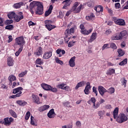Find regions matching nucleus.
I'll return each instance as SVG.
<instances>
[{
	"mask_svg": "<svg viewBox=\"0 0 128 128\" xmlns=\"http://www.w3.org/2000/svg\"><path fill=\"white\" fill-rule=\"evenodd\" d=\"M74 42H72V41L70 42L68 44V48H72V46H74Z\"/></svg>",
	"mask_w": 128,
	"mask_h": 128,
	"instance_id": "obj_55",
	"label": "nucleus"
},
{
	"mask_svg": "<svg viewBox=\"0 0 128 128\" xmlns=\"http://www.w3.org/2000/svg\"><path fill=\"white\" fill-rule=\"evenodd\" d=\"M118 56L119 57L122 56H124V50H122V49H118Z\"/></svg>",
	"mask_w": 128,
	"mask_h": 128,
	"instance_id": "obj_33",
	"label": "nucleus"
},
{
	"mask_svg": "<svg viewBox=\"0 0 128 128\" xmlns=\"http://www.w3.org/2000/svg\"><path fill=\"white\" fill-rule=\"evenodd\" d=\"M47 116L49 118H54L56 116V112L54 108L51 109L48 113Z\"/></svg>",
	"mask_w": 128,
	"mask_h": 128,
	"instance_id": "obj_13",
	"label": "nucleus"
},
{
	"mask_svg": "<svg viewBox=\"0 0 128 128\" xmlns=\"http://www.w3.org/2000/svg\"><path fill=\"white\" fill-rule=\"evenodd\" d=\"M32 98L34 102L37 104H40L42 102L40 101V98L36 95L32 94Z\"/></svg>",
	"mask_w": 128,
	"mask_h": 128,
	"instance_id": "obj_14",
	"label": "nucleus"
},
{
	"mask_svg": "<svg viewBox=\"0 0 128 128\" xmlns=\"http://www.w3.org/2000/svg\"><path fill=\"white\" fill-rule=\"evenodd\" d=\"M30 112L28 111L26 112V114L25 120H28L30 118Z\"/></svg>",
	"mask_w": 128,
	"mask_h": 128,
	"instance_id": "obj_45",
	"label": "nucleus"
},
{
	"mask_svg": "<svg viewBox=\"0 0 128 128\" xmlns=\"http://www.w3.org/2000/svg\"><path fill=\"white\" fill-rule=\"evenodd\" d=\"M112 31L110 30V29H108L105 32V34L106 36H110V34H112Z\"/></svg>",
	"mask_w": 128,
	"mask_h": 128,
	"instance_id": "obj_50",
	"label": "nucleus"
},
{
	"mask_svg": "<svg viewBox=\"0 0 128 128\" xmlns=\"http://www.w3.org/2000/svg\"><path fill=\"white\" fill-rule=\"evenodd\" d=\"M96 38V32H93L90 36V39L88 40V42H92Z\"/></svg>",
	"mask_w": 128,
	"mask_h": 128,
	"instance_id": "obj_21",
	"label": "nucleus"
},
{
	"mask_svg": "<svg viewBox=\"0 0 128 128\" xmlns=\"http://www.w3.org/2000/svg\"><path fill=\"white\" fill-rule=\"evenodd\" d=\"M63 90H66L67 92H68L70 90V86H64V88Z\"/></svg>",
	"mask_w": 128,
	"mask_h": 128,
	"instance_id": "obj_64",
	"label": "nucleus"
},
{
	"mask_svg": "<svg viewBox=\"0 0 128 128\" xmlns=\"http://www.w3.org/2000/svg\"><path fill=\"white\" fill-rule=\"evenodd\" d=\"M4 24V20H2V18H0V26H2Z\"/></svg>",
	"mask_w": 128,
	"mask_h": 128,
	"instance_id": "obj_61",
	"label": "nucleus"
},
{
	"mask_svg": "<svg viewBox=\"0 0 128 128\" xmlns=\"http://www.w3.org/2000/svg\"><path fill=\"white\" fill-rule=\"evenodd\" d=\"M16 104L21 106H24L28 104V102L24 101V100H18L16 101Z\"/></svg>",
	"mask_w": 128,
	"mask_h": 128,
	"instance_id": "obj_20",
	"label": "nucleus"
},
{
	"mask_svg": "<svg viewBox=\"0 0 128 128\" xmlns=\"http://www.w3.org/2000/svg\"><path fill=\"white\" fill-rule=\"evenodd\" d=\"M112 20L114 22V24L118 26H126V22L124 21V20L118 18L116 17H112Z\"/></svg>",
	"mask_w": 128,
	"mask_h": 128,
	"instance_id": "obj_4",
	"label": "nucleus"
},
{
	"mask_svg": "<svg viewBox=\"0 0 128 128\" xmlns=\"http://www.w3.org/2000/svg\"><path fill=\"white\" fill-rule=\"evenodd\" d=\"M110 46L111 48H113V50H116L118 48V47H116V44L112 42L110 44Z\"/></svg>",
	"mask_w": 128,
	"mask_h": 128,
	"instance_id": "obj_39",
	"label": "nucleus"
},
{
	"mask_svg": "<svg viewBox=\"0 0 128 128\" xmlns=\"http://www.w3.org/2000/svg\"><path fill=\"white\" fill-rule=\"evenodd\" d=\"M30 6H32V8H36V14L42 15L44 14V4L42 2L33 1L30 4Z\"/></svg>",
	"mask_w": 128,
	"mask_h": 128,
	"instance_id": "obj_2",
	"label": "nucleus"
},
{
	"mask_svg": "<svg viewBox=\"0 0 128 128\" xmlns=\"http://www.w3.org/2000/svg\"><path fill=\"white\" fill-rule=\"evenodd\" d=\"M36 56H40L42 54V48L40 46L38 47L34 52Z\"/></svg>",
	"mask_w": 128,
	"mask_h": 128,
	"instance_id": "obj_8",
	"label": "nucleus"
},
{
	"mask_svg": "<svg viewBox=\"0 0 128 128\" xmlns=\"http://www.w3.org/2000/svg\"><path fill=\"white\" fill-rule=\"evenodd\" d=\"M9 112L10 114L13 116V118H18V115L16 114V113L14 112L13 110H10Z\"/></svg>",
	"mask_w": 128,
	"mask_h": 128,
	"instance_id": "obj_31",
	"label": "nucleus"
},
{
	"mask_svg": "<svg viewBox=\"0 0 128 128\" xmlns=\"http://www.w3.org/2000/svg\"><path fill=\"white\" fill-rule=\"evenodd\" d=\"M48 108H50L49 105H44L43 106H40L38 108V110L42 112H44V110H48Z\"/></svg>",
	"mask_w": 128,
	"mask_h": 128,
	"instance_id": "obj_18",
	"label": "nucleus"
},
{
	"mask_svg": "<svg viewBox=\"0 0 128 128\" xmlns=\"http://www.w3.org/2000/svg\"><path fill=\"white\" fill-rule=\"evenodd\" d=\"M94 10L97 12H102L104 10V8L102 6H98L94 8Z\"/></svg>",
	"mask_w": 128,
	"mask_h": 128,
	"instance_id": "obj_27",
	"label": "nucleus"
},
{
	"mask_svg": "<svg viewBox=\"0 0 128 128\" xmlns=\"http://www.w3.org/2000/svg\"><path fill=\"white\" fill-rule=\"evenodd\" d=\"M114 91H115L114 88H110L108 90L107 92H108V94H114Z\"/></svg>",
	"mask_w": 128,
	"mask_h": 128,
	"instance_id": "obj_42",
	"label": "nucleus"
},
{
	"mask_svg": "<svg viewBox=\"0 0 128 128\" xmlns=\"http://www.w3.org/2000/svg\"><path fill=\"white\" fill-rule=\"evenodd\" d=\"M69 32L70 34H74V28H70Z\"/></svg>",
	"mask_w": 128,
	"mask_h": 128,
	"instance_id": "obj_62",
	"label": "nucleus"
},
{
	"mask_svg": "<svg viewBox=\"0 0 128 128\" xmlns=\"http://www.w3.org/2000/svg\"><path fill=\"white\" fill-rule=\"evenodd\" d=\"M110 44H104L102 47V50H106L108 48H110Z\"/></svg>",
	"mask_w": 128,
	"mask_h": 128,
	"instance_id": "obj_46",
	"label": "nucleus"
},
{
	"mask_svg": "<svg viewBox=\"0 0 128 128\" xmlns=\"http://www.w3.org/2000/svg\"><path fill=\"white\" fill-rule=\"evenodd\" d=\"M94 15L93 14H92L89 16H86V20H94Z\"/></svg>",
	"mask_w": 128,
	"mask_h": 128,
	"instance_id": "obj_34",
	"label": "nucleus"
},
{
	"mask_svg": "<svg viewBox=\"0 0 128 128\" xmlns=\"http://www.w3.org/2000/svg\"><path fill=\"white\" fill-rule=\"evenodd\" d=\"M80 28L81 30H84L86 29V28H84V26L82 24L80 25Z\"/></svg>",
	"mask_w": 128,
	"mask_h": 128,
	"instance_id": "obj_63",
	"label": "nucleus"
},
{
	"mask_svg": "<svg viewBox=\"0 0 128 128\" xmlns=\"http://www.w3.org/2000/svg\"><path fill=\"white\" fill-rule=\"evenodd\" d=\"M12 20H6L5 22V24H12Z\"/></svg>",
	"mask_w": 128,
	"mask_h": 128,
	"instance_id": "obj_56",
	"label": "nucleus"
},
{
	"mask_svg": "<svg viewBox=\"0 0 128 128\" xmlns=\"http://www.w3.org/2000/svg\"><path fill=\"white\" fill-rule=\"evenodd\" d=\"M87 6H89V8H92V6H94V2L92 1H90L87 3Z\"/></svg>",
	"mask_w": 128,
	"mask_h": 128,
	"instance_id": "obj_53",
	"label": "nucleus"
},
{
	"mask_svg": "<svg viewBox=\"0 0 128 128\" xmlns=\"http://www.w3.org/2000/svg\"><path fill=\"white\" fill-rule=\"evenodd\" d=\"M114 116V118L116 120L117 122H118L119 124H122V122H127L128 120V115H125L124 114H120L118 116V108H116L113 112L112 114Z\"/></svg>",
	"mask_w": 128,
	"mask_h": 128,
	"instance_id": "obj_1",
	"label": "nucleus"
},
{
	"mask_svg": "<svg viewBox=\"0 0 128 128\" xmlns=\"http://www.w3.org/2000/svg\"><path fill=\"white\" fill-rule=\"evenodd\" d=\"M23 88L22 87H18L17 88H14V90H13V94H18V92H20V90H22Z\"/></svg>",
	"mask_w": 128,
	"mask_h": 128,
	"instance_id": "obj_29",
	"label": "nucleus"
},
{
	"mask_svg": "<svg viewBox=\"0 0 128 128\" xmlns=\"http://www.w3.org/2000/svg\"><path fill=\"white\" fill-rule=\"evenodd\" d=\"M76 56L72 57L69 60V64L71 68L76 66Z\"/></svg>",
	"mask_w": 128,
	"mask_h": 128,
	"instance_id": "obj_16",
	"label": "nucleus"
},
{
	"mask_svg": "<svg viewBox=\"0 0 128 128\" xmlns=\"http://www.w3.org/2000/svg\"><path fill=\"white\" fill-rule=\"evenodd\" d=\"M52 8H53L52 5H50L49 7L48 10L45 12V14H44L45 16H50L52 14Z\"/></svg>",
	"mask_w": 128,
	"mask_h": 128,
	"instance_id": "obj_24",
	"label": "nucleus"
},
{
	"mask_svg": "<svg viewBox=\"0 0 128 128\" xmlns=\"http://www.w3.org/2000/svg\"><path fill=\"white\" fill-rule=\"evenodd\" d=\"M26 74H28V71L25 70L24 72H22L20 74H18V76L19 78H24V76H26Z\"/></svg>",
	"mask_w": 128,
	"mask_h": 128,
	"instance_id": "obj_36",
	"label": "nucleus"
},
{
	"mask_svg": "<svg viewBox=\"0 0 128 128\" xmlns=\"http://www.w3.org/2000/svg\"><path fill=\"white\" fill-rule=\"evenodd\" d=\"M36 62L37 64H40V66H41V64H44V62H42V59L40 58L36 59Z\"/></svg>",
	"mask_w": 128,
	"mask_h": 128,
	"instance_id": "obj_37",
	"label": "nucleus"
},
{
	"mask_svg": "<svg viewBox=\"0 0 128 128\" xmlns=\"http://www.w3.org/2000/svg\"><path fill=\"white\" fill-rule=\"evenodd\" d=\"M82 4L80 5V3L76 2L74 4L73 6L70 10V12H74V14H78V12H80V10H82Z\"/></svg>",
	"mask_w": 128,
	"mask_h": 128,
	"instance_id": "obj_3",
	"label": "nucleus"
},
{
	"mask_svg": "<svg viewBox=\"0 0 128 128\" xmlns=\"http://www.w3.org/2000/svg\"><path fill=\"white\" fill-rule=\"evenodd\" d=\"M12 122H14V118H12V117L10 118H4V124L5 126H10Z\"/></svg>",
	"mask_w": 128,
	"mask_h": 128,
	"instance_id": "obj_7",
	"label": "nucleus"
},
{
	"mask_svg": "<svg viewBox=\"0 0 128 128\" xmlns=\"http://www.w3.org/2000/svg\"><path fill=\"white\" fill-rule=\"evenodd\" d=\"M56 52L57 54H58L59 58H60L62 56V54L60 52H62V49L58 48L56 50Z\"/></svg>",
	"mask_w": 128,
	"mask_h": 128,
	"instance_id": "obj_49",
	"label": "nucleus"
},
{
	"mask_svg": "<svg viewBox=\"0 0 128 128\" xmlns=\"http://www.w3.org/2000/svg\"><path fill=\"white\" fill-rule=\"evenodd\" d=\"M104 114V111L100 110L98 112V115L100 118H102V116Z\"/></svg>",
	"mask_w": 128,
	"mask_h": 128,
	"instance_id": "obj_52",
	"label": "nucleus"
},
{
	"mask_svg": "<svg viewBox=\"0 0 128 128\" xmlns=\"http://www.w3.org/2000/svg\"><path fill=\"white\" fill-rule=\"evenodd\" d=\"M84 82L78 83L77 85L75 87V89L78 90V88H82V86H84Z\"/></svg>",
	"mask_w": 128,
	"mask_h": 128,
	"instance_id": "obj_32",
	"label": "nucleus"
},
{
	"mask_svg": "<svg viewBox=\"0 0 128 128\" xmlns=\"http://www.w3.org/2000/svg\"><path fill=\"white\" fill-rule=\"evenodd\" d=\"M55 60H56V64H59L61 66H62V64H64V62L60 60V59H58V58H55Z\"/></svg>",
	"mask_w": 128,
	"mask_h": 128,
	"instance_id": "obj_48",
	"label": "nucleus"
},
{
	"mask_svg": "<svg viewBox=\"0 0 128 128\" xmlns=\"http://www.w3.org/2000/svg\"><path fill=\"white\" fill-rule=\"evenodd\" d=\"M76 126L78 128H80L82 126V123L80 121H77L76 122Z\"/></svg>",
	"mask_w": 128,
	"mask_h": 128,
	"instance_id": "obj_58",
	"label": "nucleus"
},
{
	"mask_svg": "<svg viewBox=\"0 0 128 128\" xmlns=\"http://www.w3.org/2000/svg\"><path fill=\"white\" fill-rule=\"evenodd\" d=\"M8 66H14V59H12V57L8 58Z\"/></svg>",
	"mask_w": 128,
	"mask_h": 128,
	"instance_id": "obj_26",
	"label": "nucleus"
},
{
	"mask_svg": "<svg viewBox=\"0 0 128 128\" xmlns=\"http://www.w3.org/2000/svg\"><path fill=\"white\" fill-rule=\"evenodd\" d=\"M30 124L32 126H36V122H34V118L32 116H30Z\"/></svg>",
	"mask_w": 128,
	"mask_h": 128,
	"instance_id": "obj_41",
	"label": "nucleus"
},
{
	"mask_svg": "<svg viewBox=\"0 0 128 128\" xmlns=\"http://www.w3.org/2000/svg\"><path fill=\"white\" fill-rule=\"evenodd\" d=\"M42 88L45 90H50V85L43 83L41 84Z\"/></svg>",
	"mask_w": 128,
	"mask_h": 128,
	"instance_id": "obj_23",
	"label": "nucleus"
},
{
	"mask_svg": "<svg viewBox=\"0 0 128 128\" xmlns=\"http://www.w3.org/2000/svg\"><path fill=\"white\" fill-rule=\"evenodd\" d=\"M18 15H15V20L18 22L20 20L24 18V15L22 14V12H18Z\"/></svg>",
	"mask_w": 128,
	"mask_h": 128,
	"instance_id": "obj_10",
	"label": "nucleus"
},
{
	"mask_svg": "<svg viewBox=\"0 0 128 128\" xmlns=\"http://www.w3.org/2000/svg\"><path fill=\"white\" fill-rule=\"evenodd\" d=\"M50 90L52 92H58V89L56 88H54L50 86V90Z\"/></svg>",
	"mask_w": 128,
	"mask_h": 128,
	"instance_id": "obj_51",
	"label": "nucleus"
},
{
	"mask_svg": "<svg viewBox=\"0 0 128 128\" xmlns=\"http://www.w3.org/2000/svg\"><path fill=\"white\" fill-rule=\"evenodd\" d=\"M92 92L96 94V96H98V90H96V88L94 86L92 88Z\"/></svg>",
	"mask_w": 128,
	"mask_h": 128,
	"instance_id": "obj_57",
	"label": "nucleus"
},
{
	"mask_svg": "<svg viewBox=\"0 0 128 128\" xmlns=\"http://www.w3.org/2000/svg\"><path fill=\"white\" fill-rule=\"evenodd\" d=\"M94 28H90V30H86V29H84L82 30H80V32L81 34H84L85 36H88L90 34L92 33V32Z\"/></svg>",
	"mask_w": 128,
	"mask_h": 128,
	"instance_id": "obj_15",
	"label": "nucleus"
},
{
	"mask_svg": "<svg viewBox=\"0 0 128 128\" xmlns=\"http://www.w3.org/2000/svg\"><path fill=\"white\" fill-rule=\"evenodd\" d=\"M120 3L118 2L115 4V8H120Z\"/></svg>",
	"mask_w": 128,
	"mask_h": 128,
	"instance_id": "obj_60",
	"label": "nucleus"
},
{
	"mask_svg": "<svg viewBox=\"0 0 128 128\" xmlns=\"http://www.w3.org/2000/svg\"><path fill=\"white\" fill-rule=\"evenodd\" d=\"M52 22L50 20H46L45 21L46 27L48 30H52L55 28L56 26L51 24Z\"/></svg>",
	"mask_w": 128,
	"mask_h": 128,
	"instance_id": "obj_6",
	"label": "nucleus"
},
{
	"mask_svg": "<svg viewBox=\"0 0 128 128\" xmlns=\"http://www.w3.org/2000/svg\"><path fill=\"white\" fill-rule=\"evenodd\" d=\"M8 42L10 44V42H12V36H10L8 37Z\"/></svg>",
	"mask_w": 128,
	"mask_h": 128,
	"instance_id": "obj_59",
	"label": "nucleus"
},
{
	"mask_svg": "<svg viewBox=\"0 0 128 128\" xmlns=\"http://www.w3.org/2000/svg\"><path fill=\"white\" fill-rule=\"evenodd\" d=\"M6 30H12L14 29V26L10 24L6 26Z\"/></svg>",
	"mask_w": 128,
	"mask_h": 128,
	"instance_id": "obj_43",
	"label": "nucleus"
},
{
	"mask_svg": "<svg viewBox=\"0 0 128 128\" xmlns=\"http://www.w3.org/2000/svg\"><path fill=\"white\" fill-rule=\"evenodd\" d=\"M22 47H20V48L18 50V51H17L16 54H15V56H20V52H22Z\"/></svg>",
	"mask_w": 128,
	"mask_h": 128,
	"instance_id": "obj_47",
	"label": "nucleus"
},
{
	"mask_svg": "<svg viewBox=\"0 0 128 128\" xmlns=\"http://www.w3.org/2000/svg\"><path fill=\"white\" fill-rule=\"evenodd\" d=\"M111 40H121L120 33H117L116 34L112 36Z\"/></svg>",
	"mask_w": 128,
	"mask_h": 128,
	"instance_id": "obj_19",
	"label": "nucleus"
},
{
	"mask_svg": "<svg viewBox=\"0 0 128 128\" xmlns=\"http://www.w3.org/2000/svg\"><path fill=\"white\" fill-rule=\"evenodd\" d=\"M8 16L10 20H12V18H14V20H15L16 13L14 12H11L10 13H9L8 14Z\"/></svg>",
	"mask_w": 128,
	"mask_h": 128,
	"instance_id": "obj_28",
	"label": "nucleus"
},
{
	"mask_svg": "<svg viewBox=\"0 0 128 128\" xmlns=\"http://www.w3.org/2000/svg\"><path fill=\"white\" fill-rule=\"evenodd\" d=\"M116 70L114 68H110L106 72L108 76H112L113 74H114Z\"/></svg>",
	"mask_w": 128,
	"mask_h": 128,
	"instance_id": "obj_30",
	"label": "nucleus"
},
{
	"mask_svg": "<svg viewBox=\"0 0 128 128\" xmlns=\"http://www.w3.org/2000/svg\"><path fill=\"white\" fill-rule=\"evenodd\" d=\"M120 36V38H122L124 36H128V31L126 30H122L120 33H119Z\"/></svg>",
	"mask_w": 128,
	"mask_h": 128,
	"instance_id": "obj_22",
	"label": "nucleus"
},
{
	"mask_svg": "<svg viewBox=\"0 0 128 128\" xmlns=\"http://www.w3.org/2000/svg\"><path fill=\"white\" fill-rule=\"evenodd\" d=\"M8 80H10L9 86H12V82H14V80H16V78L14 75H10L8 77Z\"/></svg>",
	"mask_w": 128,
	"mask_h": 128,
	"instance_id": "obj_17",
	"label": "nucleus"
},
{
	"mask_svg": "<svg viewBox=\"0 0 128 128\" xmlns=\"http://www.w3.org/2000/svg\"><path fill=\"white\" fill-rule=\"evenodd\" d=\"M98 90L102 96H104L105 92H108V90L104 88L102 86H98Z\"/></svg>",
	"mask_w": 128,
	"mask_h": 128,
	"instance_id": "obj_11",
	"label": "nucleus"
},
{
	"mask_svg": "<svg viewBox=\"0 0 128 128\" xmlns=\"http://www.w3.org/2000/svg\"><path fill=\"white\" fill-rule=\"evenodd\" d=\"M128 63V59L125 58L124 60L119 63V66H124Z\"/></svg>",
	"mask_w": 128,
	"mask_h": 128,
	"instance_id": "obj_38",
	"label": "nucleus"
},
{
	"mask_svg": "<svg viewBox=\"0 0 128 128\" xmlns=\"http://www.w3.org/2000/svg\"><path fill=\"white\" fill-rule=\"evenodd\" d=\"M100 106V102H96V103H94L93 104L94 108H98Z\"/></svg>",
	"mask_w": 128,
	"mask_h": 128,
	"instance_id": "obj_40",
	"label": "nucleus"
},
{
	"mask_svg": "<svg viewBox=\"0 0 128 128\" xmlns=\"http://www.w3.org/2000/svg\"><path fill=\"white\" fill-rule=\"evenodd\" d=\"M90 88H92L90 84V82H88L85 87V89L84 90V92L85 94H90Z\"/></svg>",
	"mask_w": 128,
	"mask_h": 128,
	"instance_id": "obj_9",
	"label": "nucleus"
},
{
	"mask_svg": "<svg viewBox=\"0 0 128 128\" xmlns=\"http://www.w3.org/2000/svg\"><path fill=\"white\" fill-rule=\"evenodd\" d=\"M64 86H66L65 84H58L56 86V88H61V90H64Z\"/></svg>",
	"mask_w": 128,
	"mask_h": 128,
	"instance_id": "obj_44",
	"label": "nucleus"
},
{
	"mask_svg": "<svg viewBox=\"0 0 128 128\" xmlns=\"http://www.w3.org/2000/svg\"><path fill=\"white\" fill-rule=\"evenodd\" d=\"M16 44L18 46H22L21 48H22L26 44V41L24 38V36H20L16 38Z\"/></svg>",
	"mask_w": 128,
	"mask_h": 128,
	"instance_id": "obj_5",
	"label": "nucleus"
},
{
	"mask_svg": "<svg viewBox=\"0 0 128 128\" xmlns=\"http://www.w3.org/2000/svg\"><path fill=\"white\" fill-rule=\"evenodd\" d=\"M52 52L51 51L46 52L43 54V58L44 60H48V58H52Z\"/></svg>",
	"mask_w": 128,
	"mask_h": 128,
	"instance_id": "obj_12",
	"label": "nucleus"
},
{
	"mask_svg": "<svg viewBox=\"0 0 128 128\" xmlns=\"http://www.w3.org/2000/svg\"><path fill=\"white\" fill-rule=\"evenodd\" d=\"M62 4H64V6H63V8H66L68 6L70 5V4H72V1L70 0H64L62 2Z\"/></svg>",
	"mask_w": 128,
	"mask_h": 128,
	"instance_id": "obj_25",
	"label": "nucleus"
},
{
	"mask_svg": "<svg viewBox=\"0 0 128 128\" xmlns=\"http://www.w3.org/2000/svg\"><path fill=\"white\" fill-rule=\"evenodd\" d=\"M122 84L124 86V87H126V80L124 78L122 79Z\"/></svg>",
	"mask_w": 128,
	"mask_h": 128,
	"instance_id": "obj_54",
	"label": "nucleus"
},
{
	"mask_svg": "<svg viewBox=\"0 0 128 128\" xmlns=\"http://www.w3.org/2000/svg\"><path fill=\"white\" fill-rule=\"evenodd\" d=\"M22 6V2L16 3V4H14V8H20V6Z\"/></svg>",
	"mask_w": 128,
	"mask_h": 128,
	"instance_id": "obj_35",
	"label": "nucleus"
}]
</instances>
